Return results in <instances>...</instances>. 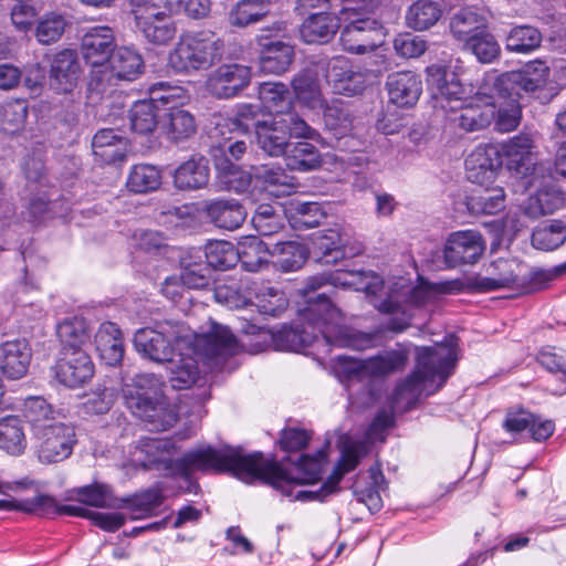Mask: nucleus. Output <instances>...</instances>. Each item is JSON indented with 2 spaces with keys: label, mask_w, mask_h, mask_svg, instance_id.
<instances>
[{
  "label": "nucleus",
  "mask_w": 566,
  "mask_h": 566,
  "mask_svg": "<svg viewBox=\"0 0 566 566\" xmlns=\"http://www.w3.org/2000/svg\"><path fill=\"white\" fill-rule=\"evenodd\" d=\"M392 421L391 413L382 410L370 423L366 439L346 438L343 441L342 457L335 470L327 481L315 491L301 490L300 486L321 480L326 458L324 451H318L314 457L302 455L293 471H289L275 462L265 460L261 453L242 454L233 449L217 450L203 447L189 451L177 460L175 469L182 476H188L196 471H228L245 482L263 480L294 501H324L338 490L343 476L355 470L360 460L368 454L370 442L384 440L382 433L392 424Z\"/></svg>",
  "instance_id": "1"
},
{
  "label": "nucleus",
  "mask_w": 566,
  "mask_h": 566,
  "mask_svg": "<svg viewBox=\"0 0 566 566\" xmlns=\"http://www.w3.org/2000/svg\"><path fill=\"white\" fill-rule=\"evenodd\" d=\"M302 325H284L272 335L275 347L280 350L298 352L318 340L322 335L326 344L363 350L371 346L373 337L352 331L343 325V314L324 294L310 297L298 308Z\"/></svg>",
  "instance_id": "2"
},
{
  "label": "nucleus",
  "mask_w": 566,
  "mask_h": 566,
  "mask_svg": "<svg viewBox=\"0 0 566 566\" xmlns=\"http://www.w3.org/2000/svg\"><path fill=\"white\" fill-rule=\"evenodd\" d=\"M427 85L434 107L446 112L459 111L454 120L467 132L486 128L494 119L495 104L488 96H478L479 87L465 83L446 66L432 64L427 67Z\"/></svg>",
  "instance_id": "3"
},
{
  "label": "nucleus",
  "mask_w": 566,
  "mask_h": 566,
  "mask_svg": "<svg viewBox=\"0 0 566 566\" xmlns=\"http://www.w3.org/2000/svg\"><path fill=\"white\" fill-rule=\"evenodd\" d=\"M191 340L202 342L207 355L229 353L235 345V336L231 331L214 322L209 332L202 334L195 333L182 323L164 322L157 324L156 328L138 329L134 337L137 352L157 363H165Z\"/></svg>",
  "instance_id": "4"
},
{
  "label": "nucleus",
  "mask_w": 566,
  "mask_h": 566,
  "mask_svg": "<svg viewBox=\"0 0 566 566\" xmlns=\"http://www.w3.org/2000/svg\"><path fill=\"white\" fill-rule=\"evenodd\" d=\"M23 412L35 441L41 463H57L67 459L77 442L75 428L60 419L42 397L24 400Z\"/></svg>",
  "instance_id": "5"
},
{
  "label": "nucleus",
  "mask_w": 566,
  "mask_h": 566,
  "mask_svg": "<svg viewBox=\"0 0 566 566\" xmlns=\"http://www.w3.org/2000/svg\"><path fill=\"white\" fill-rule=\"evenodd\" d=\"M455 361L453 347L419 348L415 371L396 387L392 395L394 405L411 408L422 395L434 394L452 374Z\"/></svg>",
  "instance_id": "6"
},
{
  "label": "nucleus",
  "mask_w": 566,
  "mask_h": 566,
  "mask_svg": "<svg viewBox=\"0 0 566 566\" xmlns=\"http://www.w3.org/2000/svg\"><path fill=\"white\" fill-rule=\"evenodd\" d=\"M464 289L465 283L461 279L439 283H430L421 279L413 287L406 284L405 280H400L394 284L386 298L381 301L375 300L374 306L382 313H401L402 316L400 318H394L389 323V328L392 331H403L409 325L411 318V315L407 313L410 306L422 307L431 305L441 295L459 293Z\"/></svg>",
  "instance_id": "7"
},
{
  "label": "nucleus",
  "mask_w": 566,
  "mask_h": 566,
  "mask_svg": "<svg viewBox=\"0 0 566 566\" xmlns=\"http://www.w3.org/2000/svg\"><path fill=\"white\" fill-rule=\"evenodd\" d=\"M164 382L153 374L137 375L123 387L127 408L145 421L149 430L165 431L177 421V411L163 395Z\"/></svg>",
  "instance_id": "8"
},
{
  "label": "nucleus",
  "mask_w": 566,
  "mask_h": 566,
  "mask_svg": "<svg viewBox=\"0 0 566 566\" xmlns=\"http://www.w3.org/2000/svg\"><path fill=\"white\" fill-rule=\"evenodd\" d=\"M223 41L210 30L184 33L169 52L167 66L178 74L210 69L223 54Z\"/></svg>",
  "instance_id": "9"
},
{
  "label": "nucleus",
  "mask_w": 566,
  "mask_h": 566,
  "mask_svg": "<svg viewBox=\"0 0 566 566\" xmlns=\"http://www.w3.org/2000/svg\"><path fill=\"white\" fill-rule=\"evenodd\" d=\"M256 143L268 155L279 157L284 155L290 138L318 140L319 133L311 127L296 113L274 116L258 125Z\"/></svg>",
  "instance_id": "10"
},
{
  "label": "nucleus",
  "mask_w": 566,
  "mask_h": 566,
  "mask_svg": "<svg viewBox=\"0 0 566 566\" xmlns=\"http://www.w3.org/2000/svg\"><path fill=\"white\" fill-rule=\"evenodd\" d=\"M371 12H364L361 4H345L340 11L342 19L347 22L340 32L343 49L353 54H364L374 51L382 44L385 38L384 27L369 17Z\"/></svg>",
  "instance_id": "11"
},
{
  "label": "nucleus",
  "mask_w": 566,
  "mask_h": 566,
  "mask_svg": "<svg viewBox=\"0 0 566 566\" xmlns=\"http://www.w3.org/2000/svg\"><path fill=\"white\" fill-rule=\"evenodd\" d=\"M247 295L227 285H219L214 291L216 300L230 308L252 305L263 315L279 316L289 306L286 294L265 283L250 282L243 285Z\"/></svg>",
  "instance_id": "12"
},
{
  "label": "nucleus",
  "mask_w": 566,
  "mask_h": 566,
  "mask_svg": "<svg viewBox=\"0 0 566 566\" xmlns=\"http://www.w3.org/2000/svg\"><path fill=\"white\" fill-rule=\"evenodd\" d=\"M203 349L205 344H202V342L191 340L190 344H185L176 355L165 361L168 364V380L175 389H187L196 382L199 376V358H207L219 364L226 357L234 355L238 352L239 343L235 339V345L229 353L207 355Z\"/></svg>",
  "instance_id": "13"
},
{
  "label": "nucleus",
  "mask_w": 566,
  "mask_h": 566,
  "mask_svg": "<svg viewBox=\"0 0 566 566\" xmlns=\"http://www.w3.org/2000/svg\"><path fill=\"white\" fill-rule=\"evenodd\" d=\"M485 85H491L499 94L515 95L520 99L521 93L533 94L545 87L549 77V67L543 61H532L517 71L502 74L488 73Z\"/></svg>",
  "instance_id": "14"
},
{
  "label": "nucleus",
  "mask_w": 566,
  "mask_h": 566,
  "mask_svg": "<svg viewBox=\"0 0 566 566\" xmlns=\"http://www.w3.org/2000/svg\"><path fill=\"white\" fill-rule=\"evenodd\" d=\"M407 363V355L399 350L387 352L366 360L339 356L335 360L334 369L342 380L363 381L395 373Z\"/></svg>",
  "instance_id": "15"
},
{
  "label": "nucleus",
  "mask_w": 566,
  "mask_h": 566,
  "mask_svg": "<svg viewBox=\"0 0 566 566\" xmlns=\"http://www.w3.org/2000/svg\"><path fill=\"white\" fill-rule=\"evenodd\" d=\"M133 14L136 30L148 43L167 45L176 38V21L155 2L147 1L137 4Z\"/></svg>",
  "instance_id": "16"
},
{
  "label": "nucleus",
  "mask_w": 566,
  "mask_h": 566,
  "mask_svg": "<svg viewBox=\"0 0 566 566\" xmlns=\"http://www.w3.org/2000/svg\"><path fill=\"white\" fill-rule=\"evenodd\" d=\"M115 33L107 25L90 28L82 38L81 52L84 61L92 67L90 87L94 90L97 70H106L115 52Z\"/></svg>",
  "instance_id": "17"
},
{
  "label": "nucleus",
  "mask_w": 566,
  "mask_h": 566,
  "mask_svg": "<svg viewBox=\"0 0 566 566\" xmlns=\"http://www.w3.org/2000/svg\"><path fill=\"white\" fill-rule=\"evenodd\" d=\"M319 69L334 94L355 96L366 88V73L345 56L332 57Z\"/></svg>",
  "instance_id": "18"
},
{
  "label": "nucleus",
  "mask_w": 566,
  "mask_h": 566,
  "mask_svg": "<svg viewBox=\"0 0 566 566\" xmlns=\"http://www.w3.org/2000/svg\"><path fill=\"white\" fill-rule=\"evenodd\" d=\"M503 165L522 179H526L525 187L533 184L531 177L537 163L536 146L528 134H518L509 140L497 144Z\"/></svg>",
  "instance_id": "19"
},
{
  "label": "nucleus",
  "mask_w": 566,
  "mask_h": 566,
  "mask_svg": "<svg viewBox=\"0 0 566 566\" xmlns=\"http://www.w3.org/2000/svg\"><path fill=\"white\" fill-rule=\"evenodd\" d=\"M485 251V241L476 230L452 232L443 247V262L447 269L475 264Z\"/></svg>",
  "instance_id": "20"
},
{
  "label": "nucleus",
  "mask_w": 566,
  "mask_h": 566,
  "mask_svg": "<svg viewBox=\"0 0 566 566\" xmlns=\"http://www.w3.org/2000/svg\"><path fill=\"white\" fill-rule=\"evenodd\" d=\"M144 66V60L135 49L120 46L113 53L106 70L96 71L97 85L94 90L103 92L114 80L134 81L143 73Z\"/></svg>",
  "instance_id": "21"
},
{
  "label": "nucleus",
  "mask_w": 566,
  "mask_h": 566,
  "mask_svg": "<svg viewBox=\"0 0 566 566\" xmlns=\"http://www.w3.org/2000/svg\"><path fill=\"white\" fill-rule=\"evenodd\" d=\"M251 77L252 70L248 65L222 64L209 74L206 87L217 98H231L248 87Z\"/></svg>",
  "instance_id": "22"
},
{
  "label": "nucleus",
  "mask_w": 566,
  "mask_h": 566,
  "mask_svg": "<svg viewBox=\"0 0 566 566\" xmlns=\"http://www.w3.org/2000/svg\"><path fill=\"white\" fill-rule=\"evenodd\" d=\"M502 166L497 144L479 145L465 158L467 178L479 186L494 184L496 172Z\"/></svg>",
  "instance_id": "23"
},
{
  "label": "nucleus",
  "mask_w": 566,
  "mask_h": 566,
  "mask_svg": "<svg viewBox=\"0 0 566 566\" xmlns=\"http://www.w3.org/2000/svg\"><path fill=\"white\" fill-rule=\"evenodd\" d=\"M327 283L352 287L370 296H376L384 289L382 279L373 271H337L328 276H313L308 280L307 287L315 291Z\"/></svg>",
  "instance_id": "24"
},
{
  "label": "nucleus",
  "mask_w": 566,
  "mask_h": 566,
  "mask_svg": "<svg viewBox=\"0 0 566 566\" xmlns=\"http://www.w3.org/2000/svg\"><path fill=\"white\" fill-rule=\"evenodd\" d=\"M81 73L77 53L71 49H64L51 59L50 87L59 94L71 93L77 86Z\"/></svg>",
  "instance_id": "25"
},
{
  "label": "nucleus",
  "mask_w": 566,
  "mask_h": 566,
  "mask_svg": "<svg viewBox=\"0 0 566 566\" xmlns=\"http://www.w3.org/2000/svg\"><path fill=\"white\" fill-rule=\"evenodd\" d=\"M93 375L94 365L85 350L62 352L55 365L56 379L70 388L84 385Z\"/></svg>",
  "instance_id": "26"
},
{
  "label": "nucleus",
  "mask_w": 566,
  "mask_h": 566,
  "mask_svg": "<svg viewBox=\"0 0 566 566\" xmlns=\"http://www.w3.org/2000/svg\"><path fill=\"white\" fill-rule=\"evenodd\" d=\"M520 264L515 260L499 259L489 265V276H474L469 286L478 292H492L501 289H513L518 283Z\"/></svg>",
  "instance_id": "27"
},
{
  "label": "nucleus",
  "mask_w": 566,
  "mask_h": 566,
  "mask_svg": "<svg viewBox=\"0 0 566 566\" xmlns=\"http://www.w3.org/2000/svg\"><path fill=\"white\" fill-rule=\"evenodd\" d=\"M478 96L485 95L495 104L494 123L495 128L502 133L514 130L521 122L522 109L515 95L499 94L491 85H485V77L479 86Z\"/></svg>",
  "instance_id": "28"
},
{
  "label": "nucleus",
  "mask_w": 566,
  "mask_h": 566,
  "mask_svg": "<svg viewBox=\"0 0 566 566\" xmlns=\"http://www.w3.org/2000/svg\"><path fill=\"white\" fill-rule=\"evenodd\" d=\"M503 428L511 434L527 431L533 440L544 441L554 433L555 424L551 420H541L525 409H510L505 415Z\"/></svg>",
  "instance_id": "29"
},
{
  "label": "nucleus",
  "mask_w": 566,
  "mask_h": 566,
  "mask_svg": "<svg viewBox=\"0 0 566 566\" xmlns=\"http://www.w3.org/2000/svg\"><path fill=\"white\" fill-rule=\"evenodd\" d=\"M32 350L27 339L7 340L0 345V370L11 379H20L28 373Z\"/></svg>",
  "instance_id": "30"
},
{
  "label": "nucleus",
  "mask_w": 566,
  "mask_h": 566,
  "mask_svg": "<svg viewBox=\"0 0 566 566\" xmlns=\"http://www.w3.org/2000/svg\"><path fill=\"white\" fill-rule=\"evenodd\" d=\"M323 62H318L300 71L292 80V87L295 97L300 103L308 108L317 109L324 107L325 98L323 96L319 75H322Z\"/></svg>",
  "instance_id": "31"
},
{
  "label": "nucleus",
  "mask_w": 566,
  "mask_h": 566,
  "mask_svg": "<svg viewBox=\"0 0 566 566\" xmlns=\"http://www.w3.org/2000/svg\"><path fill=\"white\" fill-rule=\"evenodd\" d=\"M64 499L101 509L124 507V503L115 495L112 485L103 482H93L88 485L69 490Z\"/></svg>",
  "instance_id": "32"
},
{
  "label": "nucleus",
  "mask_w": 566,
  "mask_h": 566,
  "mask_svg": "<svg viewBox=\"0 0 566 566\" xmlns=\"http://www.w3.org/2000/svg\"><path fill=\"white\" fill-rule=\"evenodd\" d=\"M387 90L390 102L401 107H409L419 99L422 82L411 71L398 72L388 76Z\"/></svg>",
  "instance_id": "33"
},
{
  "label": "nucleus",
  "mask_w": 566,
  "mask_h": 566,
  "mask_svg": "<svg viewBox=\"0 0 566 566\" xmlns=\"http://www.w3.org/2000/svg\"><path fill=\"white\" fill-rule=\"evenodd\" d=\"M339 29V18L328 11L310 13L300 28V34L306 43H327Z\"/></svg>",
  "instance_id": "34"
},
{
  "label": "nucleus",
  "mask_w": 566,
  "mask_h": 566,
  "mask_svg": "<svg viewBox=\"0 0 566 566\" xmlns=\"http://www.w3.org/2000/svg\"><path fill=\"white\" fill-rule=\"evenodd\" d=\"M294 49L282 41H268L261 44L259 70L263 74L281 75L289 71L294 60Z\"/></svg>",
  "instance_id": "35"
},
{
  "label": "nucleus",
  "mask_w": 566,
  "mask_h": 566,
  "mask_svg": "<svg viewBox=\"0 0 566 566\" xmlns=\"http://www.w3.org/2000/svg\"><path fill=\"white\" fill-rule=\"evenodd\" d=\"M174 443L169 439L145 438L142 439L134 453V461L144 468L163 465L165 469L172 467Z\"/></svg>",
  "instance_id": "36"
},
{
  "label": "nucleus",
  "mask_w": 566,
  "mask_h": 566,
  "mask_svg": "<svg viewBox=\"0 0 566 566\" xmlns=\"http://www.w3.org/2000/svg\"><path fill=\"white\" fill-rule=\"evenodd\" d=\"M505 191L502 186L484 184L467 197V208L471 214H496L505 208Z\"/></svg>",
  "instance_id": "37"
},
{
  "label": "nucleus",
  "mask_w": 566,
  "mask_h": 566,
  "mask_svg": "<svg viewBox=\"0 0 566 566\" xmlns=\"http://www.w3.org/2000/svg\"><path fill=\"white\" fill-rule=\"evenodd\" d=\"M260 114L261 107L259 105L249 103L240 104L237 107L233 118H221L216 123L214 136H223L226 133L245 135L252 127H254L256 133L258 125L263 123V120L259 119Z\"/></svg>",
  "instance_id": "38"
},
{
  "label": "nucleus",
  "mask_w": 566,
  "mask_h": 566,
  "mask_svg": "<svg viewBox=\"0 0 566 566\" xmlns=\"http://www.w3.org/2000/svg\"><path fill=\"white\" fill-rule=\"evenodd\" d=\"M92 148L95 157L105 164H114L125 159L128 151L127 139L113 129H101L93 138Z\"/></svg>",
  "instance_id": "39"
},
{
  "label": "nucleus",
  "mask_w": 566,
  "mask_h": 566,
  "mask_svg": "<svg viewBox=\"0 0 566 566\" xmlns=\"http://www.w3.org/2000/svg\"><path fill=\"white\" fill-rule=\"evenodd\" d=\"M209 176L208 159L202 156L191 157L176 169L174 184L181 190L200 189L208 185Z\"/></svg>",
  "instance_id": "40"
},
{
  "label": "nucleus",
  "mask_w": 566,
  "mask_h": 566,
  "mask_svg": "<svg viewBox=\"0 0 566 566\" xmlns=\"http://www.w3.org/2000/svg\"><path fill=\"white\" fill-rule=\"evenodd\" d=\"M94 340L96 350L107 365L115 366L122 361L124 357L122 332L114 323L101 324Z\"/></svg>",
  "instance_id": "41"
},
{
  "label": "nucleus",
  "mask_w": 566,
  "mask_h": 566,
  "mask_svg": "<svg viewBox=\"0 0 566 566\" xmlns=\"http://www.w3.org/2000/svg\"><path fill=\"white\" fill-rule=\"evenodd\" d=\"M284 213L295 230L311 229L321 224L326 213L317 202L291 199L284 205Z\"/></svg>",
  "instance_id": "42"
},
{
  "label": "nucleus",
  "mask_w": 566,
  "mask_h": 566,
  "mask_svg": "<svg viewBox=\"0 0 566 566\" xmlns=\"http://www.w3.org/2000/svg\"><path fill=\"white\" fill-rule=\"evenodd\" d=\"M486 30V19L474 8H463L450 21V31L464 45Z\"/></svg>",
  "instance_id": "43"
},
{
  "label": "nucleus",
  "mask_w": 566,
  "mask_h": 566,
  "mask_svg": "<svg viewBox=\"0 0 566 566\" xmlns=\"http://www.w3.org/2000/svg\"><path fill=\"white\" fill-rule=\"evenodd\" d=\"M205 212L217 227L234 230L245 219L247 212L235 200H212L206 203Z\"/></svg>",
  "instance_id": "44"
},
{
  "label": "nucleus",
  "mask_w": 566,
  "mask_h": 566,
  "mask_svg": "<svg viewBox=\"0 0 566 566\" xmlns=\"http://www.w3.org/2000/svg\"><path fill=\"white\" fill-rule=\"evenodd\" d=\"M255 178L263 182L265 189L275 197L289 196L297 188L294 176L285 172L279 166H261L255 168Z\"/></svg>",
  "instance_id": "45"
},
{
  "label": "nucleus",
  "mask_w": 566,
  "mask_h": 566,
  "mask_svg": "<svg viewBox=\"0 0 566 566\" xmlns=\"http://www.w3.org/2000/svg\"><path fill=\"white\" fill-rule=\"evenodd\" d=\"M259 98L264 109L275 116L292 113V98L290 91L282 82L262 83L259 87Z\"/></svg>",
  "instance_id": "46"
},
{
  "label": "nucleus",
  "mask_w": 566,
  "mask_h": 566,
  "mask_svg": "<svg viewBox=\"0 0 566 566\" xmlns=\"http://www.w3.org/2000/svg\"><path fill=\"white\" fill-rule=\"evenodd\" d=\"M273 264L282 272L300 270L307 260L308 250L302 243L289 241L276 243L271 249Z\"/></svg>",
  "instance_id": "47"
},
{
  "label": "nucleus",
  "mask_w": 566,
  "mask_h": 566,
  "mask_svg": "<svg viewBox=\"0 0 566 566\" xmlns=\"http://www.w3.org/2000/svg\"><path fill=\"white\" fill-rule=\"evenodd\" d=\"M56 333L63 345L62 352L84 350L83 346L90 339L86 321L77 316L63 319L57 325Z\"/></svg>",
  "instance_id": "48"
},
{
  "label": "nucleus",
  "mask_w": 566,
  "mask_h": 566,
  "mask_svg": "<svg viewBox=\"0 0 566 566\" xmlns=\"http://www.w3.org/2000/svg\"><path fill=\"white\" fill-rule=\"evenodd\" d=\"M166 111L161 127L170 139H186L196 132V120L189 111L182 106H169Z\"/></svg>",
  "instance_id": "49"
},
{
  "label": "nucleus",
  "mask_w": 566,
  "mask_h": 566,
  "mask_svg": "<svg viewBox=\"0 0 566 566\" xmlns=\"http://www.w3.org/2000/svg\"><path fill=\"white\" fill-rule=\"evenodd\" d=\"M284 156L286 166L291 170L310 171L318 168L322 164L318 149L308 142L290 143Z\"/></svg>",
  "instance_id": "50"
},
{
  "label": "nucleus",
  "mask_w": 566,
  "mask_h": 566,
  "mask_svg": "<svg viewBox=\"0 0 566 566\" xmlns=\"http://www.w3.org/2000/svg\"><path fill=\"white\" fill-rule=\"evenodd\" d=\"M213 158L218 179L223 188L235 192H243L250 187L252 181L250 172L232 164L227 157L223 158L213 154Z\"/></svg>",
  "instance_id": "51"
},
{
  "label": "nucleus",
  "mask_w": 566,
  "mask_h": 566,
  "mask_svg": "<svg viewBox=\"0 0 566 566\" xmlns=\"http://www.w3.org/2000/svg\"><path fill=\"white\" fill-rule=\"evenodd\" d=\"M239 261L250 272H258L263 269L271 258V249L258 237H248L240 242Z\"/></svg>",
  "instance_id": "52"
},
{
  "label": "nucleus",
  "mask_w": 566,
  "mask_h": 566,
  "mask_svg": "<svg viewBox=\"0 0 566 566\" xmlns=\"http://www.w3.org/2000/svg\"><path fill=\"white\" fill-rule=\"evenodd\" d=\"M442 17L441 6L432 0H418L406 13V23L416 31L428 30Z\"/></svg>",
  "instance_id": "53"
},
{
  "label": "nucleus",
  "mask_w": 566,
  "mask_h": 566,
  "mask_svg": "<svg viewBox=\"0 0 566 566\" xmlns=\"http://www.w3.org/2000/svg\"><path fill=\"white\" fill-rule=\"evenodd\" d=\"M27 447L23 422L17 416L0 419V449L9 454L19 455Z\"/></svg>",
  "instance_id": "54"
},
{
  "label": "nucleus",
  "mask_w": 566,
  "mask_h": 566,
  "mask_svg": "<svg viewBox=\"0 0 566 566\" xmlns=\"http://www.w3.org/2000/svg\"><path fill=\"white\" fill-rule=\"evenodd\" d=\"M271 9V0H241L229 13V22L233 27L244 28L261 21Z\"/></svg>",
  "instance_id": "55"
},
{
  "label": "nucleus",
  "mask_w": 566,
  "mask_h": 566,
  "mask_svg": "<svg viewBox=\"0 0 566 566\" xmlns=\"http://www.w3.org/2000/svg\"><path fill=\"white\" fill-rule=\"evenodd\" d=\"M66 25L67 21L62 13L51 11L38 19L33 33L40 44L50 45L62 38Z\"/></svg>",
  "instance_id": "56"
},
{
  "label": "nucleus",
  "mask_w": 566,
  "mask_h": 566,
  "mask_svg": "<svg viewBox=\"0 0 566 566\" xmlns=\"http://www.w3.org/2000/svg\"><path fill=\"white\" fill-rule=\"evenodd\" d=\"M126 185L130 191L136 193L157 190L161 185V172L153 165H135L128 175Z\"/></svg>",
  "instance_id": "57"
},
{
  "label": "nucleus",
  "mask_w": 566,
  "mask_h": 566,
  "mask_svg": "<svg viewBox=\"0 0 566 566\" xmlns=\"http://www.w3.org/2000/svg\"><path fill=\"white\" fill-rule=\"evenodd\" d=\"M542 34L534 27L513 28L506 36L505 48L510 52L527 54L539 48Z\"/></svg>",
  "instance_id": "58"
},
{
  "label": "nucleus",
  "mask_w": 566,
  "mask_h": 566,
  "mask_svg": "<svg viewBox=\"0 0 566 566\" xmlns=\"http://www.w3.org/2000/svg\"><path fill=\"white\" fill-rule=\"evenodd\" d=\"M158 105L150 99H142L132 106L129 120L132 129L137 134H149L158 124Z\"/></svg>",
  "instance_id": "59"
},
{
  "label": "nucleus",
  "mask_w": 566,
  "mask_h": 566,
  "mask_svg": "<svg viewBox=\"0 0 566 566\" xmlns=\"http://www.w3.org/2000/svg\"><path fill=\"white\" fill-rule=\"evenodd\" d=\"M124 503L123 509H127L132 520H140L155 514L163 504L164 497L159 492L147 491L130 497H119Z\"/></svg>",
  "instance_id": "60"
},
{
  "label": "nucleus",
  "mask_w": 566,
  "mask_h": 566,
  "mask_svg": "<svg viewBox=\"0 0 566 566\" xmlns=\"http://www.w3.org/2000/svg\"><path fill=\"white\" fill-rule=\"evenodd\" d=\"M23 512L41 515H70L81 514L82 506L60 505L56 500L50 495L40 494L33 499L23 501Z\"/></svg>",
  "instance_id": "61"
},
{
  "label": "nucleus",
  "mask_w": 566,
  "mask_h": 566,
  "mask_svg": "<svg viewBox=\"0 0 566 566\" xmlns=\"http://www.w3.org/2000/svg\"><path fill=\"white\" fill-rule=\"evenodd\" d=\"M566 240V226L562 221H552L538 227L532 234V244L537 250L552 251Z\"/></svg>",
  "instance_id": "62"
},
{
  "label": "nucleus",
  "mask_w": 566,
  "mask_h": 566,
  "mask_svg": "<svg viewBox=\"0 0 566 566\" xmlns=\"http://www.w3.org/2000/svg\"><path fill=\"white\" fill-rule=\"evenodd\" d=\"M206 259L211 268L226 271L239 262V252L231 242L214 241L207 244Z\"/></svg>",
  "instance_id": "63"
},
{
  "label": "nucleus",
  "mask_w": 566,
  "mask_h": 566,
  "mask_svg": "<svg viewBox=\"0 0 566 566\" xmlns=\"http://www.w3.org/2000/svg\"><path fill=\"white\" fill-rule=\"evenodd\" d=\"M149 99L154 104H160L163 106H184L189 99L186 90L178 85H171L168 82L154 83L149 90Z\"/></svg>",
  "instance_id": "64"
}]
</instances>
